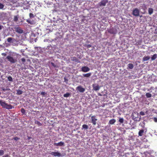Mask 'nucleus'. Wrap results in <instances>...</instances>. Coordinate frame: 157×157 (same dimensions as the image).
I'll return each mask as SVG.
<instances>
[{"label": "nucleus", "instance_id": "8fccbe9b", "mask_svg": "<svg viewBox=\"0 0 157 157\" xmlns=\"http://www.w3.org/2000/svg\"><path fill=\"white\" fill-rule=\"evenodd\" d=\"M1 94V93L0 92V94Z\"/></svg>", "mask_w": 157, "mask_h": 157}, {"label": "nucleus", "instance_id": "ea45409f", "mask_svg": "<svg viewBox=\"0 0 157 157\" xmlns=\"http://www.w3.org/2000/svg\"><path fill=\"white\" fill-rule=\"evenodd\" d=\"M153 120L155 122H157V118H153Z\"/></svg>", "mask_w": 157, "mask_h": 157}, {"label": "nucleus", "instance_id": "a211bd4d", "mask_svg": "<svg viewBox=\"0 0 157 157\" xmlns=\"http://www.w3.org/2000/svg\"><path fill=\"white\" fill-rule=\"evenodd\" d=\"M91 73H89L86 74H83L84 77H89L91 75Z\"/></svg>", "mask_w": 157, "mask_h": 157}, {"label": "nucleus", "instance_id": "2eb2a0df", "mask_svg": "<svg viewBox=\"0 0 157 157\" xmlns=\"http://www.w3.org/2000/svg\"><path fill=\"white\" fill-rule=\"evenodd\" d=\"M116 121L114 119H112L109 122V124H113L115 123Z\"/></svg>", "mask_w": 157, "mask_h": 157}, {"label": "nucleus", "instance_id": "393cba45", "mask_svg": "<svg viewBox=\"0 0 157 157\" xmlns=\"http://www.w3.org/2000/svg\"><path fill=\"white\" fill-rule=\"evenodd\" d=\"M35 123L37 125H38L39 126H42V124L38 121H35Z\"/></svg>", "mask_w": 157, "mask_h": 157}, {"label": "nucleus", "instance_id": "20e7f679", "mask_svg": "<svg viewBox=\"0 0 157 157\" xmlns=\"http://www.w3.org/2000/svg\"><path fill=\"white\" fill-rule=\"evenodd\" d=\"M140 11L137 8H135L133 11L132 14L135 16H139V15Z\"/></svg>", "mask_w": 157, "mask_h": 157}, {"label": "nucleus", "instance_id": "e433bc0d", "mask_svg": "<svg viewBox=\"0 0 157 157\" xmlns=\"http://www.w3.org/2000/svg\"><path fill=\"white\" fill-rule=\"evenodd\" d=\"M133 118L134 120H135V121H139L140 120V118H139V120H137L138 118L136 117H134V116H133Z\"/></svg>", "mask_w": 157, "mask_h": 157}, {"label": "nucleus", "instance_id": "2f4dec72", "mask_svg": "<svg viewBox=\"0 0 157 157\" xmlns=\"http://www.w3.org/2000/svg\"><path fill=\"white\" fill-rule=\"evenodd\" d=\"M4 154V151L2 150H0V155H2Z\"/></svg>", "mask_w": 157, "mask_h": 157}, {"label": "nucleus", "instance_id": "9d476101", "mask_svg": "<svg viewBox=\"0 0 157 157\" xmlns=\"http://www.w3.org/2000/svg\"><path fill=\"white\" fill-rule=\"evenodd\" d=\"M76 89L77 90H78L80 92H83L85 90V89L80 86L77 87Z\"/></svg>", "mask_w": 157, "mask_h": 157}, {"label": "nucleus", "instance_id": "aec40b11", "mask_svg": "<svg viewBox=\"0 0 157 157\" xmlns=\"http://www.w3.org/2000/svg\"><path fill=\"white\" fill-rule=\"evenodd\" d=\"M128 67L129 69H132L133 67V65L132 63H129L128 65Z\"/></svg>", "mask_w": 157, "mask_h": 157}, {"label": "nucleus", "instance_id": "7c9ffc66", "mask_svg": "<svg viewBox=\"0 0 157 157\" xmlns=\"http://www.w3.org/2000/svg\"><path fill=\"white\" fill-rule=\"evenodd\" d=\"M29 17H30V18H33L34 17V15L33 14L31 13H30L29 14Z\"/></svg>", "mask_w": 157, "mask_h": 157}, {"label": "nucleus", "instance_id": "0eeeda50", "mask_svg": "<svg viewBox=\"0 0 157 157\" xmlns=\"http://www.w3.org/2000/svg\"><path fill=\"white\" fill-rule=\"evenodd\" d=\"M108 2V0H102L99 3V5L100 6H105Z\"/></svg>", "mask_w": 157, "mask_h": 157}, {"label": "nucleus", "instance_id": "7ed1b4c3", "mask_svg": "<svg viewBox=\"0 0 157 157\" xmlns=\"http://www.w3.org/2000/svg\"><path fill=\"white\" fill-rule=\"evenodd\" d=\"M13 28H14L15 31L18 33L21 34L23 32V30L21 28L18 26H15Z\"/></svg>", "mask_w": 157, "mask_h": 157}, {"label": "nucleus", "instance_id": "9b49d317", "mask_svg": "<svg viewBox=\"0 0 157 157\" xmlns=\"http://www.w3.org/2000/svg\"><path fill=\"white\" fill-rule=\"evenodd\" d=\"M50 154L51 155L55 156L60 157L61 156V154L58 151L56 152H52Z\"/></svg>", "mask_w": 157, "mask_h": 157}, {"label": "nucleus", "instance_id": "de8ad7c7", "mask_svg": "<svg viewBox=\"0 0 157 157\" xmlns=\"http://www.w3.org/2000/svg\"><path fill=\"white\" fill-rule=\"evenodd\" d=\"M137 43H138V45H140V44L139 43V42H137Z\"/></svg>", "mask_w": 157, "mask_h": 157}, {"label": "nucleus", "instance_id": "bb28decb", "mask_svg": "<svg viewBox=\"0 0 157 157\" xmlns=\"http://www.w3.org/2000/svg\"><path fill=\"white\" fill-rule=\"evenodd\" d=\"M13 21L15 22H17L18 21V17L17 16H14V18H13Z\"/></svg>", "mask_w": 157, "mask_h": 157}, {"label": "nucleus", "instance_id": "412c9836", "mask_svg": "<svg viewBox=\"0 0 157 157\" xmlns=\"http://www.w3.org/2000/svg\"><path fill=\"white\" fill-rule=\"evenodd\" d=\"M157 57V54H155L151 57V60H155Z\"/></svg>", "mask_w": 157, "mask_h": 157}, {"label": "nucleus", "instance_id": "473e14b6", "mask_svg": "<svg viewBox=\"0 0 157 157\" xmlns=\"http://www.w3.org/2000/svg\"><path fill=\"white\" fill-rule=\"evenodd\" d=\"M26 21L29 24H33L32 23V21H31V20H29V19H27L26 20Z\"/></svg>", "mask_w": 157, "mask_h": 157}, {"label": "nucleus", "instance_id": "f8f14e48", "mask_svg": "<svg viewBox=\"0 0 157 157\" xmlns=\"http://www.w3.org/2000/svg\"><path fill=\"white\" fill-rule=\"evenodd\" d=\"M64 143L62 141H60L58 143H54V145L55 146H64Z\"/></svg>", "mask_w": 157, "mask_h": 157}, {"label": "nucleus", "instance_id": "5701e85b", "mask_svg": "<svg viewBox=\"0 0 157 157\" xmlns=\"http://www.w3.org/2000/svg\"><path fill=\"white\" fill-rule=\"evenodd\" d=\"M145 96H146L147 98H149L152 96V95L151 94L149 93H147L145 94Z\"/></svg>", "mask_w": 157, "mask_h": 157}, {"label": "nucleus", "instance_id": "37998d69", "mask_svg": "<svg viewBox=\"0 0 157 157\" xmlns=\"http://www.w3.org/2000/svg\"><path fill=\"white\" fill-rule=\"evenodd\" d=\"M1 54L3 56H6V54L5 53H2Z\"/></svg>", "mask_w": 157, "mask_h": 157}, {"label": "nucleus", "instance_id": "a878e982", "mask_svg": "<svg viewBox=\"0 0 157 157\" xmlns=\"http://www.w3.org/2000/svg\"><path fill=\"white\" fill-rule=\"evenodd\" d=\"M70 95V93H67L63 95V96L65 97H68Z\"/></svg>", "mask_w": 157, "mask_h": 157}, {"label": "nucleus", "instance_id": "c9c22d12", "mask_svg": "<svg viewBox=\"0 0 157 157\" xmlns=\"http://www.w3.org/2000/svg\"><path fill=\"white\" fill-rule=\"evenodd\" d=\"M4 7V6L2 4L0 3V9H2Z\"/></svg>", "mask_w": 157, "mask_h": 157}, {"label": "nucleus", "instance_id": "f257e3e1", "mask_svg": "<svg viewBox=\"0 0 157 157\" xmlns=\"http://www.w3.org/2000/svg\"><path fill=\"white\" fill-rule=\"evenodd\" d=\"M0 104L3 108L8 109H11L12 108V106L10 105H8L6 103L5 101L0 100Z\"/></svg>", "mask_w": 157, "mask_h": 157}, {"label": "nucleus", "instance_id": "dca6fc26", "mask_svg": "<svg viewBox=\"0 0 157 157\" xmlns=\"http://www.w3.org/2000/svg\"><path fill=\"white\" fill-rule=\"evenodd\" d=\"M13 40H14V39L11 37L8 38L7 39V42L9 43L12 42L13 41Z\"/></svg>", "mask_w": 157, "mask_h": 157}, {"label": "nucleus", "instance_id": "423d86ee", "mask_svg": "<svg viewBox=\"0 0 157 157\" xmlns=\"http://www.w3.org/2000/svg\"><path fill=\"white\" fill-rule=\"evenodd\" d=\"M91 123L94 125H95L96 124V121L97 119L96 118L95 116H92L91 117Z\"/></svg>", "mask_w": 157, "mask_h": 157}, {"label": "nucleus", "instance_id": "f03ea898", "mask_svg": "<svg viewBox=\"0 0 157 157\" xmlns=\"http://www.w3.org/2000/svg\"><path fill=\"white\" fill-rule=\"evenodd\" d=\"M6 59L8 61H10L12 63H14L17 62V60L16 59H13L12 57L10 56H7Z\"/></svg>", "mask_w": 157, "mask_h": 157}, {"label": "nucleus", "instance_id": "ddd939ff", "mask_svg": "<svg viewBox=\"0 0 157 157\" xmlns=\"http://www.w3.org/2000/svg\"><path fill=\"white\" fill-rule=\"evenodd\" d=\"M71 60H72V61H75V62L77 63L80 62V61L79 59L75 56L71 58Z\"/></svg>", "mask_w": 157, "mask_h": 157}, {"label": "nucleus", "instance_id": "1a4fd4ad", "mask_svg": "<svg viewBox=\"0 0 157 157\" xmlns=\"http://www.w3.org/2000/svg\"><path fill=\"white\" fill-rule=\"evenodd\" d=\"M81 71L83 72H87L90 71V68L86 66L82 67L81 68Z\"/></svg>", "mask_w": 157, "mask_h": 157}, {"label": "nucleus", "instance_id": "c03bdc74", "mask_svg": "<svg viewBox=\"0 0 157 157\" xmlns=\"http://www.w3.org/2000/svg\"><path fill=\"white\" fill-rule=\"evenodd\" d=\"M91 46V45H88V46H87V47H88V48H90V47Z\"/></svg>", "mask_w": 157, "mask_h": 157}, {"label": "nucleus", "instance_id": "a19ab883", "mask_svg": "<svg viewBox=\"0 0 157 157\" xmlns=\"http://www.w3.org/2000/svg\"><path fill=\"white\" fill-rule=\"evenodd\" d=\"M46 94V93L45 92L42 91L41 93V94L43 95H44Z\"/></svg>", "mask_w": 157, "mask_h": 157}, {"label": "nucleus", "instance_id": "a18cd8bd", "mask_svg": "<svg viewBox=\"0 0 157 157\" xmlns=\"http://www.w3.org/2000/svg\"><path fill=\"white\" fill-rule=\"evenodd\" d=\"M98 94V95H99V96H101V94H100V93H99Z\"/></svg>", "mask_w": 157, "mask_h": 157}, {"label": "nucleus", "instance_id": "72a5a7b5", "mask_svg": "<svg viewBox=\"0 0 157 157\" xmlns=\"http://www.w3.org/2000/svg\"><path fill=\"white\" fill-rule=\"evenodd\" d=\"M123 118H121L119 120V121L121 123H123Z\"/></svg>", "mask_w": 157, "mask_h": 157}, {"label": "nucleus", "instance_id": "6ab92c4d", "mask_svg": "<svg viewBox=\"0 0 157 157\" xmlns=\"http://www.w3.org/2000/svg\"><path fill=\"white\" fill-rule=\"evenodd\" d=\"M144 132L143 130H140L138 132V135L140 136H142Z\"/></svg>", "mask_w": 157, "mask_h": 157}, {"label": "nucleus", "instance_id": "49530a36", "mask_svg": "<svg viewBox=\"0 0 157 157\" xmlns=\"http://www.w3.org/2000/svg\"><path fill=\"white\" fill-rule=\"evenodd\" d=\"M2 27L1 25H0V30H1L2 29Z\"/></svg>", "mask_w": 157, "mask_h": 157}, {"label": "nucleus", "instance_id": "39448f33", "mask_svg": "<svg viewBox=\"0 0 157 157\" xmlns=\"http://www.w3.org/2000/svg\"><path fill=\"white\" fill-rule=\"evenodd\" d=\"M107 31L109 33L111 34H116L117 32L116 29L114 28H110L107 29Z\"/></svg>", "mask_w": 157, "mask_h": 157}, {"label": "nucleus", "instance_id": "f704fd0d", "mask_svg": "<svg viewBox=\"0 0 157 157\" xmlns=\"http://www.w3.org/2000/svg\"><path fill=\"white\" fill-rule=\"evenodd\" d=\"M13 139L14 140L17 141L19 139V138H18V137H13Z\"/></svg>", "mask_w": 157, "mask_h": 157}, {"label": "nucleus", "instance_id": "4be33fe9", "mask_svg": "<svg viewBox=\"0 0 157 157\" xmlns=\"http://www.w3.org/2000/svg\"><path fill=\"white\" fill-rule=\"evenodd\" d=\"M22 93V91L21 90H17V94L18 95H20Z\"/></svg>", "mask_w": 157, "mask_h": 157}, {"label": "nucleus", "instance_id": "79ce46f5", "mask_svg": "<svg viewBox=\"0 0 157 157\" xmlns=\"http://www.w3.org/2000/svg\"><path fill=\"white\" fill-rule=\"evenodd\" d=\"M9 155H3L2 157H9Z\"/></svg>", "mask_w": 157, "mask_h": 157}, {"label": "nucleus", "instance_id": "f3484780", "mask_svg": "<svg viewBox=\"0 0 157 157\" xmlns=\"http://www.w3.org/2000/svg\"><path fill=\"white\" fill-rule=\"evenodd\" d=\"M148 13L150 15H151L153 13V10L152 8H150L148 10Z\"/></svg>", "mask_w": 157, "mask_h": 157}, {"label": "nucleus", "instance_id": "c756f323", "mask_svg": "<svg viewBox=\"0 0 157 157\" xmlns=\"http://www.w3.org/2000/svg\"><path fill=\"white\" fill-rule=\"evenodd\" d=\"M8 80L10 81H13V78L11 76H9L8 77Z\"/></svg>", "mask_w": 157, "mask_h": 157}, {"label": "nucleus", "instance_id": "b1692460", "mask_svg": "<svg viewBox=\"0 0 157 157\" xmlns=\"http://www.w3.org/2000/svg\"><path fill=\"white\" fill-rule=\"evenodd\" d=\"M82 128L85 129H87L88 128V126L86 124H83L82 125Z\"/></svg>", "mask_w": 157, "mask_h": 157}, {"label": "nucleus", "instance_id": "6e6552de", "mask_svg": "<svg viewBox=\"0 0 157 157\" xmlns=\"http://www.w3.org/2000/svg\"><path fill=\"white\" fill-rule=\"evenodd\" d=\"M92 86L93 90L95 91L98 90L100 88V86L96 84H93Z\"/></svg>", "mask_w": 157, "mask_h": 157}, {"label": "nucleus", "instance_id": "58836bf2", "mask_svg": "<svg viewBox=\"0 0 157 157\" xmlns=\"http://www.w3.org/2000/svg\"><path fill=\"white\" fill-rule=\"evenodd\" d=\"M140 114L142 116H144L145 115L144 113V112L142 111H141L140 113Z\"/></svg>", "mask_w": 157, "mask_h": 157}, {"label": "nucleus", "instance_id": "4468645a", "mask_svg": "<svg viewBox=\"0 0 157 157\" xmlns=\"http://www.w3.org/2000/svg\"><path fill=\"white\" fill-rule=\"evenodd\" d=\"M150 57L148 56H145L143 58V61H147L149 59Z\"/></svg>", "mask_w": 157, "mask_h": 157}, {"label": "nucleus", "instance_id": "09e8293b", "mask_svg": "<svg viewBox=\"0 0 157 157\" xmlns=\"http://www.w3.org/2000/svg\"><path fill=\"white\" fill-rule=\"evenodd\" d=\"M52 65L53 66H54V63H52Z\"/></svg>", "mask_w": 157, "mask_h": 157}, {"label": "nucleus", "instance_id": "4c0bfd02", "mask_svg": "<svg viewBox=\"0 0 157 157\" xmlns=\"http://www.w3.org/2000/svg\"><path fill=\"white\" fill-rule=\"evenodd\" d=\"M21 61L22 62L24 63L25 62L26 60L25 58H22L21 59Z\"/></svg>", "mask_w": 157, "mask_h": 157}, {"label": "nucleus", "instance_id": "c85d7f7f", "mask_svg": "<svg viewBox=\"0 0 157 157\" xmlns=\"http://www.w3.org/2000/svg\"><path fill=\"white\" fill-rule=\"evenodd\" d=\"M142 8L143 9V10H145L146 9H147V7L146 6V5L144 4H143L142 6Z\"/></svg>", "mask_w": 157, "mask_h": 157}, {"label": "nucleus", "instance_id": "cd10ccee", "mask_svg": "<svg viewBox=\"0 0 157 157\" xmlns=\"http://www.w3.org/2000/svg\"><path fill=\"white\" fill-rule=\"evenodd\" d=\"M21 112L23 114H25L26 112L25 110L24 109L22 108L21 109Z\"/></svg>", "mask_w": 157, "mask_h": 157}]
</instances>
